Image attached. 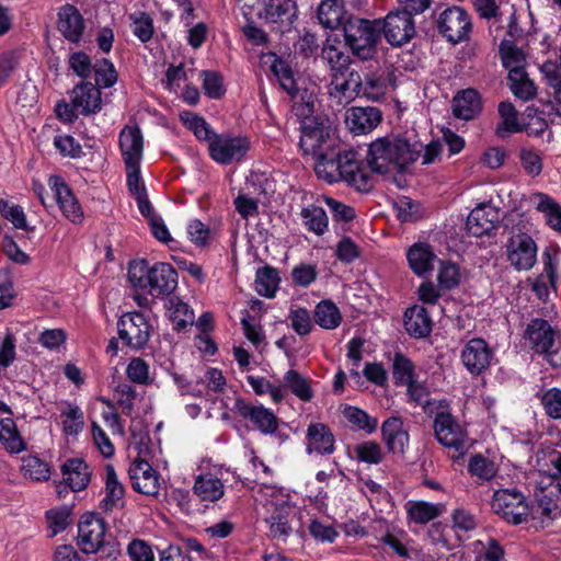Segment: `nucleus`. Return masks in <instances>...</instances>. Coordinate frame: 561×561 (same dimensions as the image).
Listing matches in <instances>:
<instances>
[{
    "instance_id": "e433bc0d",
    "label": "nucleus",
    "mask_w": 561,
    "mask_h": 561,
    "mask_svg": "<svg viewBox=\"0 0 561 561\" xmlns=\"http://www.w3.org/2000/svg\"><path fill=\"white\" fill-rule=\"evenodd\" d=\"M531 201L535 208L545 215L546 224L561 234V205L541 192L533 194Z\"/></svg>"
},
{
    "instance_id": "f257e3e1",
    "label": "nucleus",
    "mask_w": 561,
    "mask_h": 561,
    "mask_svg": "<svg viewBox=\"0 0 561 561\" xmlns=\"http://www.w3.org/2000/svg\"><path fill=\"white\" fill-rule=\"evenodd\" d=\"M423 145L404 136H386L377 138L368 147L367 162L373 172L386 174L403 173L417 161Z\"/></svg>"
},
{
    "instance_id": "5fc2aeb1",
    "label": "nucleus",
    "mask_w": 561,
    "mask_h": 561,
    "mask_svg": "<svg viewBox=\"0 0 561 561\" xmlns=\"http://www.w3.org/2000/svg\"><path fill=\"white\" fill-rule=\"evenodd\" d=\"M468 472L472 477H477L483 481H490L496 476L497 468L493 460L482 454H474L469 459Z\"/></svg>"
},
{
    "instance_id": "393cba45",
    "label": "nucleus",
    "mask_w": 561,
    "mask_h": 561,
    "mask_svg": "<svg viewBox=\"0 0 561 561\" xmlns=\"http://www.w3.org/2000/svg\"><path fill=\"white\" fill-rule=\"evenodd\" d=\"M118 146L124 163L141 162L144 137L138 125H125L118 137Z\"/></svg>"
},
{
    "instance_id": "39448f33",
    "label": "nucleus",
    "mask_w": 561,
    "mask_h": 561,
    "mask_svg": "<svg viewBox=\"0 0 561 561\" xmlns=\"http://www.w3.org/2000/svg\"><path fill=\"white\" fill-rule=\"evenodd\" d=\"M530 348L543 355L549 364L561 367V350L558 341L559 332L546 319L533 318L526 325L523 334Z\"/></svg>"
},
{
    "instance_id": "423d86ee",
    "label": "nucleus",
    "mask_w": 561,
    "mask_h": 561,
    "mask_svg": "<svg viewBox=\"0 0 561 561\" xmlns=\"http://www.w3.org/2000/svg\"><path fill=\"white\" fill-rule=\"evenodd\" d=\"M491 507L496 515L513 525L526 523L530 514V506L524 494L516 489L495 491Z\"/></svg>"
},
{
    "instance_id": "9d476101",
    "label": "nucleus",
    "mask_w": 561,
    "mask_h": 561,
    "mask_svg": "<svg viewBox=\"0 0 561 561\" xmlns=\"http://www.w3.org/2000/svg\"><path fill=\"white\" fill-rule=\"evenodd\" d=\"M381 32L391 46H403L416 34L413 15L400 9L390 11L383 20H380Z\"/></svg>"
},
{
    "instance_id": "ea45409f",
    "label": "nucleus",
    "mask_w": 561,
    "mask_h": 561,
    "mask_svg": "<svg viewBox=\"0 0 561 561\" xmlns=\"http://www.w3.org/2000/svg\"><path fill=\"white\" fill-rule=\"evenodd\" d=\"M344 14L343 3L336 2V0H323L317 10L319 23L330 30H336L340 25H343Z\"/></svg>"
},
{
    "instance_id": "f3484780",
    "label": "nucleus",
    "mask_w": 561,
    "mask_h": 561,
    "mask_svg": "<svg viewBox=\"0 0 561 561\" xmlns=\"http://www.w3.org/2000/svg\"><path fill=\"white\" fill-rule=\"evenodd\" d=\"M335 435L322 422H311L306 430L305 448L308 455L330 456L335 451Z\"/></svg>"
},
{
    "instance_id": "de8ad7c7",
    "label": "nucleus",
    "mask_w": 561,
    "mask_h": 561,
    "mask_svg": "<svg viewBox=\"0 0 561 561\" xmlns=\"http://www.w3.org/2000/svg\"><path fill=\"white\" fill-rule=\"evenodd\" d=\"M499 54L503 67L510 72V69H525V54L513 41L503 39L499 46Z\"/></svg>"
},
{
    "instance_id": "37998d69",
    "label": "nucleus",
    "mask_w": 561,
    "mask_h": 561,
    "mask_svg": "<svg viewBox=\"0 0 561 561\" xmlns=\"http://www.w3.org/2000/svg\"><path fill=\"white\" fill-rule=\"evenodd\" d=\"M314 322L325 330L336 329L342 322V313L330 299L321 300L313 311Z\"/></svg>"
},
{
    "instance_id": "052dcab7",
    "label": "nucleus",
    "mask_w": 561,
    "mask_h": 561,
    "mask_svg": "<svg viewBox=\"0 0 561 561\" xmlns=\"http://www.w3.org/2000/svg\"><path fill=\"white\" fill-rule=\"evenodd\" d=\"M356 459L369 465H378L383 460L381 446L375 440H367L354 447Z\"/></svg>"
},
{
    "instance_id": "69168bd1",
    "label": "nucleus",
    "mask_w": 561,
    "mask_h": 561,
    "mask_svg": "<svg viewBox=\"0 0 561 561\" xmlns=\"http://www.w3.org/2000/svg\"><path fill=\"white\" fill-rule=\"evenodd\" d=\"M62 431L66 435H77L83 427V413L78 405L68 404V411L61 412Z\"/></svg>"
},
{
    "instance_id": "774afa93",
    "label": "nucleus",
    "mask_w": 561,
    "mask_h": 561,
    "mask_svg": "<svg viewBox=\"0 0 561 561\" xmlns=\"http://www.w3.org/2000/svg\"><path fill=\"white\" fill-rule=\"evenodd\" d=\"M438 285L443 289H453L459 285V268L455 263L449 261H440L437 275Z\"/></svg>"
},
{
    "instance_id": "4be33fe9",
    "label": "nucleus",
    "mask_w": 561,
    "mask_h": 561,
    "mask_svg": "<svg viewBox=\"0 0 561 561\" xmlns=\"http://www.w3.org/2000/svg\"><path fill=\"white\" fill-rule=\"evenodd\" d=\"M71 103L83 116L96 114L102 110L101 90L90 81H81L72 90Z\"/></svg>"
},
{
    "instance_id": "2f4dec72",
    "label": "nucleus",
    "mask_w": 561,
    "mask_h": 561,
    "mask_svg": "<svg viewBox=\"0 0 561 561\" xmlns=\"http://www.w3.org/2000/svg\"><path fill=\"white\" fill-rule=\"evenodd\" d=\"M559 250L557 248L549 247L542 253L543 272L545 275H540L533 284V291L539 299H545L549 295L546 279L554 286L557 280V255Z\"/></svg>"
},
{
    "instance_id": "20e7f679",
    "label": "nucleus",
    "mask_w": 561,
    "mask_h": 561,
    "mask_svg": "<svg viewBox=\"0 0 561 561\" xmlns=\"http://www.w3.org/2000/svg\"><path fill=\"white\" fill-rule=\"evenodd\" d=\"M434 414L433 428L437 442L444 447L454 449L455 458L463 457L467 451L468 435L458 420L450 413L449 402L446 399L438 400Z\"/></svg>"
},
{
    "instance_id": "473e14b6",
    "label": "nucleus",
    "mask_w": 561,
    "mask_h": 561,
    "mask_svg": "<svg viewBox=\"0 0 561 561\" xmlns=\"http://www.w3.org/2000/svg\"><path fill=\"white\" fill-rule=\"evenodd\" d=\"M314 172L317 176L330 184L342 181L340 150L335 148L316 156Z\"/></svg>"
},
{
    "instance_id": "338daca9",
    "label": "nucleus",
    "mask_w": 561,
    "mask_h": 561,
    "mask_svg": "<svg viewBox=\"0 0 561 561\" xmlns=\"http://www.w3.org/2000/svg\"><path fill=\"white\" fill-rule=\"evenodd\" d=\"M71 516V507L64 505L59 508H51L46 512L48 526L51 529L53 536L64 531L69 525Z\"/></svg>"
},
{
    "instance_id": "4c0bfd02",
    "label": "nucleus",
    "mask_w": 561,
    "mask_h": 561,
    "mask_svg": "<svg viewBox=\"0 0 561 561\" xmlns=\"http://www.w3.org/2000/svg\"><path fill=\"white\" fill-rule=\"evenodd\" d=\"M501 122L496 125L495 135L505 139L512 134L523 131L522 125L518 123V113L513 103L508 101L501 102L497 107Z\"/></svg>"
},
{
    "instance_id": "4d7b16f0",
    "label": "nucleus",
    "mask_w": 561,
    "mask_h": 561,
    "mask_svg": "<svg viewBox=\"0 0 561 561\" xmlns=\"http://www.w3.org/2000/svg\"><path fill=\"white\" fill-rule=\"evenodd\" d=\"M95 76V85L101 88L113 87L118 79V73L114 64L107 58H101L93 64V71Z\"/></svg>"
},
{
    "instance_id": "4468645a",
    "label": "nucleus",
    "mask_w": 561,
    "mask_h": 561,
    "mask_svg": "<svg viewBox=\"0 0 561 561\" xmlns=\"http://www.w3.org/2000/svg\"><path fill=\"white\" fill-rule=\"evenodd\" d=\"M105 522L94 513H85L78 524V546L84 553H95L103 547Z\"/></svg>"
},
{
    "instance_id": "c9c22d12",
    "label": "nucleus",
    "mask_w": 561,
    "mask_h": 561,
    "mask_svg": "<svg viewBox=\"0 0 561 561\" xmlns=\"http://www.w3.org/2000/svg\"><path fill=\"white\" fill-rule=\"evenodd\" d=\"M405 508L409 523L417 525H424L436 519L445 511L443 504H434L425 501H409Z\"/></svg>"
},
{
    "instance_id": "58836bf2",
    "label": "nucleus",
    "mask_w": 561,
    "mask_h": 561,
    "mask_svg": "<svg viewBox=\"0 0 561 561\" xmlns=\"http://www.w3.org/2000/svg\"><path fill=\"white\" fill-rule=\"evenodd\" d=\"M294 516L295 512L288 505L279 506L273 512V514L266 519L270 524V531L273 538L287 539L293 531L290 522Z\"/></svg>"
},
{
    "instance_id": "c03bdc74",
    "label": "nucleus",
    "mask_w": 561,
    "mask_h": 561,
    "mask_svg": "<svg viewBox=\"0 0 561 561\" xmlns=\"http://www.w3.org/2000/svg\"><path fill=\"white\" fill-rule=\"evenodd\" d=\"M280 277L278 271L270 265L260 267L255 275V289L259 295L273 298L278 288Z\"/></svg>"
},
{
    "instance_id": "dca6fc26",
    "label": "nucleus",
    "mask_w": 561,
    "mask_h": 561,
    "mask_svg": "<svg viewBox=\"0 0 561 561\" xmlns=\"http://www.w3.org/2000/svg\"><path fill=\"white\" fill-rule=\"evenodd\" d=\"M466 369L473 376L483 374L491 365L493 351L482 337H473L463 346L460 355Z\"/></svg>"
},
{
    "instance_id": "6e6552de",
    "label": "nucleus",
    "mask_w": 561,
    "mask_h": 561,
    "mask_svg": "<svg viewBox=\"0 0 561 561\" xmlns=\"http://www.w3.org/2000/svg\"><path fill=\"white\" fill-rule=\"evenodd\" d=\"M251 148L248 137L216 135L208 145L209 157L217 163L229 165L241 162Z\"/></svg>"
},
{
    "instance_id": "a211bd4d",
    "label": "nucleus",
    "mask_w": 561,
    "mask_h": 561,
    "mask_svg": "<svg viewBox=\"0 0 561 561\" xmlns=\"http://www.w3.org/2000/svg\"><path fill=\"white\" fill-rule=\"evenodd\" d=\"M133 489L147 496H156L160 490L159 473L146 459H136L128 470Z\"/></svg>"
},
{
    "instance_id": "9b49d317",
    "label": "nucleus",
    "mask_w": 561,
    "mask_h": 561,
    "mask_svg": "<svg viewBox=\"0 0 561 561\" xmlns=\"http://www.w3.org/2000/svg\"><path fill=\"white\" fill-rule=\"evenodd\" d=\"M436 26L442 36L448 42L457 44L468 37L471 31V20L465 9L454 5L439 13Z\"/></svg>"
},
{
    "instance_id": "a18cd8bd",
    "label": "nucleus",
    "mask_w": 561,
    "mask_h": 561,
    "mask_svg": "<svg viewBox=\"0 0 561 561\" xmlns=\"http://www.w3.org/2000/svg\"><path fill=\"white\" fill-rule=\"evenodd\" d=\"M321 57L330 67L332 73L339 71H346L350 67V56L346 55L340 47L332 43L331 37H328L321 49Z\"/></svg>"
},
{
    "instance_id": "49530a36",
    "label": "nucleus",
    "mask_w": 561,
    "mask_h": 561,
    "mask_svg": "<svg viewBox=\"0 0 561 561\" xmlns=\"http://www.w3.org/2000/svg\"><path fill=\"white\" fill-rule=\"evenodd\" d=\"M169 318L176 331L185 330L188 325L193 324L194 312L192 309H190L187 304L178 297H172L169 300Z\"/></svg>"
},
{
    "instance_id": "603ef678",
    "label": "nucleus",
    "mask_w": 561,
    "mask_h": 561,
    "mask_svg": "<svg viewBox=\"0 0 561 561\" xmlns=\"http://www.w3.org/2000/svg\"><path fill=\"white\" fill-rule=\"evenodd\" d=\"M392 376L397 386H404L415 378L413 362L400 352H397L392 359Z\"/></svg>"
},
{
    "instance_id": "7ed1b4c3",
    "label": "nucleus",
    "mask_w": 561,
    "mask_h": 561,
    "mask_svg": "<svg viewBox=\"0 0 561 561\" xmlns=\"http://www.w3.org/2000/svg\"><path fill=\"white\" fill-rule=\"evenodd\" d=\"M344 39L352 54L360 60H370L377 54L380 41V19L350 16L343 23Z\"/></svg>"
},
{
    "instance_id": "3c124183",
    "label": "nucleus",
    "mask_w": 561,
    "mask_h": 561,
    "mask_svg": "<svg viewBox=\"0 0 561 561\" xmlns=\"http://www.w3.org/2000/svg\"><path fill=\"white\" fill-rule=\"evenodd\" d=\"M21 471L24 478L34 481H47L50 478V468L48 463L37 456H26L22 458Z\"/></svg>"
},
{
    "instance_id": "ddd939ff",
    "label": "nucleus",
    "mask_w": 561,
    "mask_h": 561,
    "mask_svg": "<svg viewBox=\"0 0 561 561\" xmlns=\"http://www.w3.org/2000/svg\"><path fill=\"white\" fill-rule=\"evenodd\" d=\"M61 473L62 481L56 484V492L59 497H65L69 491H82L90 483V468L81 458H70L66 460L61 466Z\"/></svg>"
},
{
    "instance_id": "c85d7f7f",
    "label": "nucleus",
    "mask_w": 561,
    "mask_h": 561,
    "mask_svg": "<svg viewBox=\"0 0 561 561\" xmlns=\"http://www.w3.org/2000/svg\"><path fill=\"white\" fill-rule=\"evenodd\" d=\"M261 62L268 66L271 72L277 78L282 89L288 95H295L296 81L289 64L275 53L268 51L261 55Z\"/></svg>"
},
{
    "instance_id": "2eb2a0df",
    "label": "nucleus",
    "mask_w": 561,
    "mask_h": 561,
    "mask_svg": "<svg viewBox=\"0 0 561 561\" xmlns=\"http://www.w3.org/2000/svg\"><path fill=\"white\" fill-rule=\"evenodd\" d=\"M233 411L243 420L250 421L264 435L274 434L278 428L275 413L262 404L254 405L239 397L234 400Z\"/></svg>"
},
{
    "instance_id": "79ce46f5",
    "label": "nucleus",
    "mask_w": 561,
    "mask_h": 561,
    "mask_svg": "<svg viewBox=\"0 0 561 561\" xmlns=\"http://www.w3.org/2000/svg\"><path fill=\"white\" fill-rule=\"evenodd\" d=\"M295 2L293 0H268L264 8V18L268 23H293Z\"/></svg>"
},
{
    "instance_id": "a19ab883",
    "label": "nucleus",
    "mask_w": 561,
    "mask_h": 561,
    "mask_svg": "<svg viewBox=\"0 0 561 561\" xmlns=\"http://www.w3.org/2000/svg\"><path fill=\"white\" fill-rule=\"evenodd\" d=\"M507 79L508 87L516 98L523 101H529L536 96V85L528 78L525 69H510Z\"/></svg>"
},
{
    "instance_id": "f704fd0d",
    "label": "nucleus",
    "mask_w": 561,
    "mask_h": 561,
    "mask_svg": "<svg viewBox=\"0 0 561 561\" xmlns=\"http://www.w3.org/2000/svg\"><path fill=\"white\" fill-rule=\"evenodd\" d=\"M124 486L118 481L116 471L113 465L105 466V496L100 503V508L103 512H112L119 504H123Z\"/></svg>"
},
{
    "instance_id": "bb28decb",
    "label": "nucleus",
    "mask_w": 561,
    "mask_h": 561,
    "mask_svg": "<svg viewBox=\"0 0 561 561\" xmlns=\"http://www.w3.org/2000/svg\"><path fill=\"white\" fill-rule=\"evenodd\" d=\"M451 106L456 118L471 121L482 112V99L476 89L468 88L456 93Z\"/></svg>"
},
{
    "instance_id": "e2e57ef3",
    "label": "nucleus",
    "mask_w": 561,
    "mask_h": 561,
    "mask_svg": "<svg viewBox=\"0 0 561 561\" xmlns=\"http://www.w3.org/2000/svg\"><path fill=\"white\" fill-rule=\"evenodd\" d=\"M394 208L401 222H414L421 218L420 204L410 197H399L394 203Z\"/></svg>"
},
{
    "instance_id": "f03ea898",
    "label": "nucleus",
    "mask_w": 561,
    "mask_h": 561,
    "mask_svg": "<svg viewBox=\"0 0 561 561\" xmlns=\"http://www.w3.org/2000/svg\"><path fill=\"white\" fill-rule=\"evenodd\" d=\"M128 279L135 288L147 291L159 298L171 295L178 286V272L164 262L150 265L148 261L140 260L129 264Z\"/></svg>"
},
{
    "instance_id": "09e8293b",
    "label": "nucleus",
    "mask_w": 561,
    "mask_h": 561,
    "mask_svg": "<svg viewBox=\"0 0 561 561\" xmlns=\"http://www.w3.org/2000/svg\"><path fill=\"white\" fill-rule=\"evenodd\" d=\"M305 227L317 236L328 230V216L322 207L310 205L301 210Z\"/></svg>"
},
{
    "instance_id": "13d9d810",
    "label": "nucleus",
    "mask_w": 561,
    "mask_h": 561,
    "mask_svg": "<svg viewBox=\"0 0 561 561\" xmlns=\"http://www.w3.org/2000/svg\"><path fill=\"white\" fill-rule=\"evenodd\" d=\"M131 21L133 34L141 42L148 43L154 33V25L152 18L144 11L135 12L129 15Z\"/></svg>"
},
{
    "instance_id": "412c9836",
    "label": "nucleus",
    "mask_w": 561,
    "mask_h": 561,
    "mask_svg": "<svg viewBox=\"0 0 561 561\" xmlns=\"http://www.w3.org/2000/svg\"><path fill=\"white\" fill-rule=\"evenodd\" d=\"M381 121L382 112L375 106H354L345 114V124L356 135L370 133Z\"/></svg>"
},
{
    "instance_id": "c756f323",
    "label": "nucleus",
    "mask_w": 561,
    "mask_h": 561,
    "mask_svg": "<svg viewBox=\"0 0 561 561\" xmlns=\"http://www.w3.org/2000/svg\"><path fill=\"white\" fill-rule=\"evenodd\" d=\"M497 222V214L488 209L485 206H479L471 210L467 218L466 229L473 237H482L490 234Z\"/></svg>"
},
{
    "instance_id": "6e6d98bb",
    "label": "nucleus",
    "mask_w": 561,
    "mask_h": 561,
    "mask_svg": "<svg viewBox=\"0 0 561 561\" xmlns=\"http://www.w3.org/2000/svg\"><path fill=\"white\" fill-rule=\"evenodd\" d=\"M285 385L301 401L308 402L313 398L310 382L295 369L288 370L284 376Z\"/></svg>"
},
{
    "instance_id": "864d4df0",
    "label": "nucleus",
    "mask_w": 561,
    "mask_h": 561,
    "mask_svg": "<svg viewBox=\"0 0 561 561\" xmlns=\"http://www.w3.org/2000/svg\"><path fill=\"white\" fill-rule=\"evenodd\" d=\"M343 415L356 430L364 431L367 434L375 432L378 426L377 419L371 417L366 411L356 407L347 405Z\"/></svg>"
},
{
    "instance_id": "f8f14e48",
    "label": "nucleus",
    "mask_w": 561,
    "mask_h": 561,
    "mask_svg": "<svg viewBox=\"0 0 561 561\" xmlns=\"http://www.w3.org/2000/svg\"><path fill=\"white\" fill-rule=\"evenodd\" d=\"M505 248L507 261L516 271H529L537 262V244L525 232L513 234Z\"/></svg>"
},
{
    "instance_id": "6ab92c4d",
    "label": "nucleus",
    "mask_w": 561,
    "mask_h": 561,
    "mask_svg": "<svg viewBox=\"0 0 561 561\" xmlns=\"http://www.w3.org/2000/svg\"><path fill=\"white\" fill-rule=\"evenodd\" d=\"M340 164L342 181L360 192H367L370 190V176L362 168V162L359 161L356 151H340Z\"/></svg>"
},
{
    "instance_id": "aec40b11",
    "label": "nucleus",
    "mask_w": 561,
    "mask_h": 561,
    "mask_svg": "<svg viewBox=\"0 0 561 561\" xmlns=\"http://www.w3.org/2000/svg\"><path fill=\"white\" fill-rule=\"evenodd\" d=\"M48 184L62 214L73 224L81 222L83 213L71 188L59 175H51Z\"/></svg>"
},
{
    "instance_id": "5701e85b",
    "label": "nucleus",
    "mask_w": 561,
    "mask_h": 561,
    "mask_svg": "<svg viewBox=\"0 0 561 561\" xmlns=\"http://www.w3.org/2000/svg\"><path fill=\"white\" fill-rule=\"evenodd\" d=\"M57 28L68 42L78 44L81 41L85 23L76 5L66 3L59 8Z\"/></svg>"
},
{
    "instance_id": "1a4fd4ad",
    "label": "nucleus",
    "mask_w": 561,
    "mask_h": 561,
    "mask_svg": "<svg viewBox=\"0 0 561 561\" xmlns=\"http://www.w3.org/2000/svg\"><path fill=\"white\" fill-rule=\"evenodd\" d=\"M117 332L124 345L138 351L147 345L151 334V325L141 312H128L119 318Z\"/></svg>"
},
{
    "instance_id": "a878e982",
    "label": "nucleus",
    "mask_w": 561,
    "mask_h": 561,
    "mask_svg": "<svg viewBox=\"0 0 561 561\" xmlns=\"http://www.w3.org/2000/svg\"><path fill=\"white\" fill-rule=\"evenodd\" d=\"M330 87L331 95L343 98L348 102L360 96L363 89L362 77L357 71L348 67L346 71H339L331 75Z\"/></svg>"
},
{
    "instance_id": "680f3d73",
    "label": "nucleus",
    "mask_w": 561,
    "mask_h": 561,
    "mask_svg": "<svg viewBox=\"0 0 561 561\" xmlns=\"http://www.w3.org/2000/svg\"><path fill=\"white\" fill-rule=\"evenodd\" d=\"M202 87L204 93L210 99H220L226 90L224 88V78L217 71L203 70L201 72Z\"/></svg>"
},
{
    "instance_id": "0e129e2a",
    "label": "nucleus",
    "mask_w": 561,
    "mask_h": 561,
    "mask_svg": "<svg viewBox=\"0 0 561 561\" xmlns=\"http://www.w3.org/2000/svg\"><path fill=\"white\" fill-rule=\"evenodd\" d=\"M362 87L360 96L373 101L381 100L387 90L386 80L376 75H369L365 80L362 79Z\"/></svg>"
},
{
    "instance_id": "b1692460",
    "label": "nucleus",
    "mask_w": 561,
    "mask_h": 561,
    "mask_svg": "<svg viewBox=\"0 0 561 561\" xmlns=\"http://www.w3.org/2000/svg\"><path fill=\"white\" fill-rule=\"evenodd\" d=\"M381 436L388 451L394 455H404L410 436L400 416H390L383 421Z\"/></svg>"
},
{
    "instance_id": "7c9ffc66",
    "label": "nucleus",
    "mask_w": 561,
    "mask_h": 561,
    "mask_svg": "<svg viewBox=\"0 0 561 561\" xmlns=\"http://www.w3.org/2000/svg\"><path fill=\"white\" fill-rule=\"evenodd\" d=\"M407 257L411 270L423 276L433 271L436 254L428 243L416 242L408 250Z\"/></svg>"
},
{
    "instance_id": "8fccbe9b",
    "label": "nucleus",
    "mask_w": 561,
    "mask_h": 561,
    "mask_svg": "<svg viewBox=\"0 0 561 561\" xmlns=\"http://www.w3.org/2000/svg\"><path fill=\"white\" fill-rule=\"evenodd\" d=\"M294 101L291 112L297 116L301 123L308 119H319L313 116L314 113V96L309 93L306 89L300 91L296 88L295 95H290Z\"/></svg>"
},
{
    "instance_id": "72a5a7b5",
    "label": "nucleus",
    "mask_w": 561,
    "mask_h": 561,
    "mask_svg": "<svg viewBox=\"0 0 561 561\" xmlns=\"http://www.w3.org/2000/svg\"><path fill=\"white\" fill-rule=\"evenodd\" d=\"M193 493L203 502H217L225 495V486L219 478L202 473L195 478Z\"/></svg>"
},
{
    "instance_id": "bf43d9fd",
    "label": "nucleus",
    "mask_w": 561,
    "mask_h": 561,
    "mask_svg": "<svg viewBox=\"0 0 561 561\" xmlns=\"http://www.w3.org/2000/svg\"><path fill=\"white\" fill-rule=\"evenodd\" d=\"M536 397L540 400V403L546 412V414L553 419H561V389L560 388H550L538 392Z\"/></svg>"
},
{
    "instance_id": "cd10ccee",
    "label": "nucleus",
    "mask_w": 561,
    "mask_h": 561,
    "mask_svg": "<svg viewBox=\"0 0 561 561\" xmlns=\"http://www.w3.org/2000/svg\"><path fill=\"white\" fill-rule=\"evenodd\" d=\"M404 329L411 337L424 339L433 329V321L427 309L420 305L408 308L403 316Z\"/></svg>"
},
{
    "instance_id": "0eeeda50",
    "label": "nucleus",
    "mask_w": 561,
    "mask_h": 561,
    "mask_svg": "<svg viewBox=\"0 0 561 561\" xmlns=\"http://www.w3.org/2000/svg\"><path fill=\"white\" fill-rule=\"evenodd\" d=\"M300 131L299 145L305 154L316 157L337 146L330 127L320 118L304 121L300 123Z\"/></svg>"
}]
</instances>
